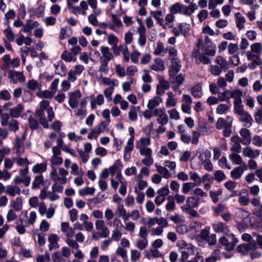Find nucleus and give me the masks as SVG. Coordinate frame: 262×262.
Here are the masks:
<instances>
[{"label": "nucleus", "instance_id": "obj_1", "mask_svg": "<svg viewBox=\"0 0 262 262\" xmlns=\"http://www.w3.org/2000/svg\"><path fill=\"white\" fill-rule=\"evenodd\" d=\"M50 102L43 100L40 103V108L36 111V115L39 118V123L45 128L49 126L48 121L51 122L54 118L55 115Z\"/></svg>", "mask_w": 262, "mask_h": 262}, {"label": "nucleus", "instance_id": "obj_2", "mask_svg": "<svg viewBox=\"0 0 262 262\" xmlns=\"http://www.w3.org/2000/svg\"><path fill=\"white\" fill-rule=\"evenodd\" d=\"M99 83L101 85L107 86L104 91L103 93L107 101L112 100V95L114 92L115 88L119 85V81L116 78H110L108 77H102V76L98 78Z\"/></svg>", "mask_w": 262, "mask_h": 262}, {"label": "nucleus", "instance_id": "obj_3", "mask_svg": "<svg viewBox=\"0 0 262 262\" xmlns=\"http://www.w3.org/2000/svg\"><path fill=\"white\" fill-rule=\"evenodd\" d=\"M177 246L181 250V259L185 261L190 255H193L196 251V248L190 243H187L183 239L179 240Z\"/></svg>", "mask_w": 262, "mask_h": 262}, {"label": "nucleus", "instance_id": "obj_4", "mask_svg": "<svg viewBox=\"0 0 262 262\" xmlns=\"http://www.w3.org/2000/svg\"><path fill=\"white\" fill-rule=\"evenodd\" d=\"M69 171L63 167L53 168L50 172V180L54 182L66 184L68 181Z\"/></svg>", "mask_w": 262, "mask_h": 262}, {"label": "nucleus", "instance_id": "obj_5", "mask_svg": "<svg viewBox=\"0 0 262 262\" xmlns=\"http://www.w3.org/2000/svg\"><path fill=\"white\" fill-rule=\"evenodd\" d=\"M61 231L64 233L67 237L66 243L71 248H77L79 247V245L77 242L73 239L74 236L75 231L73 228L70 227L68 222H62L61 224Z\"/></svg>", "mask_w": 262, "mask_h": 262}, {"label": "nucleus", "instance_id": "obj_6", "mask_svg": "<svg viewBox=\"0 0 262 262\" xmlns=\"http://www.w3.org/2000/svg\"><path fill=\"white\" fill-rule=\"evenodd\" d=\"M28 172L29 167L20 169L18 174L15 177L13 182L15 184L23 183L25 186H28L31 182V177L27 175Z\"/></svg>", "mask_w": 262, "mask_h": 262}, {"label": "nucleus", "instance_id": "obj_7", "mask_svg": "<svg viewBox=\"0 0 262 262\" xmlns=\"http://www.w3.org/2000/svg\"><path fill=\"white\" fill-rule=\"evenodd\" d=\"M52 156L49 160L51 169L56 168V166L62 164L63 160L60 156L61 151L59 147L53 146L52 149Z\"/></svg>", "mask_w": 262, "mask_h": 262}, {"label": "nucleus", "instance_id": "obj_8", "mask_svg": "<svg viewBox=\"0 0 262 262\" xmlns=\"http://www.w3.org/2000/svg\"><path fill=\"white\" fill-rule=\"evenodd\" d=\"M262 53V45L255 42L250 46V50L247 51L246 55L248 60H251L255 57H260Z\"/></svg>", "mask_w": 262, "mask_h": 262}, {"label": "nucleus", "instance_id": "obj_9", "mask_svg": "<svg viewBox=\"0 0 262 262\" xmlns=\"http://www.w3.org/2000/svg\"><path fill=\"white\" fill-rule=\"evenodd\" d=\"M109 124L107 123L101 122L95 127L91 129V132L88 135L89 139H97L101 133L108 130Z\"/></svg>", "mask_w": 262, "mask_h": 262}, {"label": "nucleus", "instance_id": "obj_10", "mask_svg": "<svg viewBox=\"0 0 262 262\" xmlns=\"http://www.w3.org/2000/svg\"><path fill=\"white\" fill-rule=\"evenodd\" d=\"M96 229L99 232V234L102 238L107 237L110 233L108 228L106 226L104 220H98L95 223Z\"/></svg>", "mask_w": 262, "mask_h": 262}, {"label": "nucleus", "instance_id": "obj_11", "mask_svg": "<svg viewBox=\"0 0 262 262\" xmlns=\"http://www.w3.org/2000/svg\"><path fill=\"white\" fill-rule=\"evenodd\" d=\"M201 49L204 51L207 55L214 56L215 54L216 46L211 42V39L208 37L206 36L204 39V42L201 47Z\"/></svg>", "mask_w": 262, "mask_h": 262}, {"label": "nucleus", "instance_id": "obj_12", "mask_svg": "<svg viewBox=\"0 0 262 262\" xmlns=\"http://www.w3.org/2000/svg\"><path fill=\"white\" fill-rule=\"evenodd\" d=\"M154 115L158 117V123L162 126L166 124L168 122V117L163 108L154 109Z\"/></svg>", "mask_w": 262, "mask_h": 262}, {"label": "nucleus", "instance_id": "obj_13", "mask_svg": "<svg viewBox=\"0 0 262 262\" xmlns=\"http://www.w3.org/2000/svg\"><path fill=\"white\" fill-rule=\"evenodd\" d=\"M87 100L86 98H83L80 100V105L75 108L74 114L80 119H83L87 114V110L86 108Z\"/></svg>", "mask_w": 262, "mask_h": 262}, {"label": "nucleus", "instance_id": "obj_14", "mask_svg": "<svg viewBox=\"0 0 262 262\" xmlns=\"http://www.w3.org/2000/svg\"><path fill=\"white\" fill-rule=\"evenodd\" d=\"M229 237H231L232 242H229L228 239L225 236L219 238V242L220 244L225 246V249L227 251H231L234 249L235 245L237 243L238 240L235 237L233 234L227 235Z\"/></svg>", "mask_w": 262, "mask_h": 262}, {"label": "nucleus", "instance_id": "obj_15", "mask_svg": "<svg viewBox=\"0 0 262 262\" xmlns=\"http://www.w3.org/2000/svg\"><path fill=\"white\" fill-rule=\"evenodd\" d=\"M68 96V103L70 106L72 108H76L78 106L79 99L82 96L81 92L79 90H76L69 93Z\"/></svg>", "mask_w": 262, "mask_h": 262}, {"label": "nucleus", "instance_id": "obj_16", "mask_svg": "<svg viewBox=\"0 0 262 262\" xmlns=\"http://www.w3.org/2000/svg\"><path fill=\"white\" fill-rule=\"evenodd\" d=\"M123 165L120 160H117L115 161L114 163L110 166L108 169L110 171V175L114 176L116 173L115 178L117 179L118 175L120 174L121 177H123L121 173V170L123 168Z\"/></svg>", "mask_w": 262, "mask_h": 262}, {"label": "nucleus", "instance_id": "obj_17", "mask_svg": "<svg viewBox=\"0 0 262 262\" xmlns=\"http://www.w3.org/2000/svg\"><path fill=\"white\" fill-rule=\"evenodd\" d=\"M173 77V79L171 80L172 89L174 91H178L179 94H181L182 91L181 90H179V89L180 86L182 85L184 82L185 76L181 73Z\"/></svg>", "mask_w": 262, "mask_h": 262}, {"label": "nucleus", "instance_id": "obj_18", "mask_svg": "<svg viewBox=\"0 0 262 262\" xmlns=\"http://www.w3.org/2000/svg\"><path fill=\"white\" fill-rule=\"evenodd\" d=\"M200 205V199L194 196H189L186 199V204L181 207V209L184 208H196Z\"/></svg>", "mask_w": 262, "mask_h": 262}, {"label": "nucleus", "instance_id": "obj_19", "mask_svg": "<svg viewBox=\"0 0 262 262\" xmlns=\"http://www.w3.org/2000/svg\"><path fill=\"white\" fill-rule=\"evenodd\" d=\"M247 169L248 166L246 164H244L243 165L236 167L231 171V177L234 180L239 179L242 177L244 171Z\"/></svg>", "mask_w": 262, "mask_h": 262}, {"label": "nucleus", "instance_id": "obj_20", "mask_svg": "<svg viewBox=\"0 0 262 262\" xmlns=\"http://www.w3.org/2000/svg\"><path fill=\"white\" fill-rule=\"evenodd\" d=\"M8 77L13 83H16L18 82H24L25 80V77L21 72L10 70L8 72Z\"/></svg>", "mask_w": 262, "mask_h": 262}, {"label": "nucleus", "instance_id": "obj_21", "mask_svg": "<svg viewBox=\"0 0 262 262\" xmlns=\"http://www.w3.org/2000/svg\"><path fill=\"white\" fill-rule=\"evenodd\" d=\"M256 245L254 242H250L249 243L244 244L237 247V251L243 255L247 254L250 250H255Z\"/></svg>", "mask_w": 262, "mask_h": 262}, {"label": "nucleus", "instance_id": "obj_22", "mask_svg": "<svg viewBox=\"0 0 262 262\" xmlns=\"http://www.w3.org/2000/svg\"><path fill=\"white\" fill-rule=\"evenodd\" d=\"M181 67V64L180 60L177 58H172L171 65L169 70V75L171 78L172 77H174L180 71Z\"/></svg>", "mask_w": 262, "mask_h": 262}, {"label": "nucleus", "instance_id": "obj_23", "mask_svg": "<svg viewBox=\"0 0 262 262\" xmlns=\"http://www.w3.org/2000/svg\"><path fill=\"white\" fill-rule=\"evenodd\" d=\"M260 151L258 149H253L251 147L247 146L243 148V155L245 157L251 159L255 158L260 155Z\"/></svg>", "mask_w": 262, "mask_h": 262}, {"label": "nucleus", "instance_id": "obj_24", "mask_svg": "<svg viewBox=\"0 0 262 262\" xmlns=\"http://www.w3.org/2000/svg\"><path fill=\"white\" fill-rule=\"evenodd\" d=\"M102 56L101 61L108 62L114 58L113 53L110 51V48L107 46H101L100 49Z\"/></svg>", "mask_w": 262, "mask_h": 262}, {"label": "nucleus", "instance_id": "obj_25", "mask_svg": "<svg viewBox=\"0 0 262 262\" xmlns=\"http://www.w3.org/2000/svg\"><path fill=\"white\" fill-rule=\"evenodd\" d=\"M213 229L216 233H222L227 235L229 233V230L227 225L223 222H216L213 224Z\"/></svg>", "mask_w": 262, "mask_h": 262}, {"label": "nucleus", "instance_id": "obj_26", "mask_svg": "<svg viewBox=\"0 0 262 262\" xmlns=\"http://www.w3.org/2000/svg\"><path fill=\"white\" fill-rule=\"evenodd\" d=\"M53 67L55 69V73L59 75L60 76H64L67 71V69L66 65L61 60H58L53 64Z\"/></svg>", "mask_w": 262, "mask_h": 262}, {"label": "nucleus", "instance_id": "obj_27", "mask_svg": "<svg viewBox=\"0 0 262 262\" xmlns=\"http://www.w3.org/2000/svg\"><path fill=\"white\" fill-rule=\"evenodd\" d=\"M174 20V15L171 13L167 14L165 17L164 20H160V25L164 29H168L172 28L173 26V22Z\"/></svg>", "mask_w": 262, "mask_h": 262}, {"label": "nucleus", "instance_id": "obj_28", "mask_svg": "<svg viewBox=\"0 0 262 262\" xmlns=\"http://www.w3.org/2000/svg\"><path fill=\"white\" fill-rule=\"evenodd\" d=\"M151 70L158 72L164 71L165 69L164 61L160 58H156L149 66Z\"/></svg>", "mask_w": 262, "mask_h": 262}, {"label": "nucleus", "instance_id": "obj_29", "mask_svg": "<svg viewBox=\"0 0 262 262\" xmlns=\"http://www.w3.org/2000/svg\"><path fill=\"white\" fill-rule=\"evenodd\" d=\"M170 87V83L164 79H161L159 83L157 86L156 93L159 96H161L164 93L165 90L168 89Z\"/></svg>", "mask_w": 262, "mask_h": 262}, {"label": "nucleus", "instance_id": "obj_30", "mask_svg": "<svg viewBox=\"0 0 262 262\" xmlns=\"http://www.w3.org/2000/svg\"><path fill=\"white\" fill-rule=\"evenodd\" d=\"M111 17L113 25L110 26V28L115 32H118V30L123 27V24L119 17L115 14H111Z\"/></svg>", "mask_w": 262, "mask_h": 262}, {"label": "nucleus", "instance_id": "obj_31", "mask_svg": "<svg viewBox=\"0 0 262 262\" xmlns=\"http://www.w3.org/2000/svg\"><path fill=\"white\" fill-rule=\"evenodd\" d=\"M39 26V23L37 21H33L32 20H27L25 25L23 26V28L20 31L24 33L31 32V30L33 29L38 28Z\"/></svg>", "mask_w": 262, "mask_h": 262}, {"label": "nucleus", "instance_id": "obj_32", "mask_svg": "<svg viewBox=\"0 0 262 262\" xmlns=\"http://www.w3.org/2000/svg\"><path fill=\"white\" fill-rule=\"evenodd\" d=\"M239 134L243 140V145H248L251 142V134L249 129L243 128L239 131Z\"/></svg>", "mask_w": 262, "mask_h": 262}, {"label": "nucleus", "instance_id": "obj_33", "mask_svg": "<svg viewBox=\"0 0 262 262\" xmlns=\"http://www.w3.org/2000/svg\"><path fill=\"white\" fill-rule=\"evenodd\" d=\"M240 116V120L244 123V125L247 127H250L252 125L253 119L250 114L247 111L238 115Z\"/></svg>", "mask_w": 262, "mask_h": 262}, {"label": "nucleus", "instance_id": "obj_34", "mask_svg": "<svg viewBox=\"0 0 262 262\" xmlns=\"http://www.w3.org/2000/svg\"><path fill=\"white\" fill-rule=\"evenodd\" d=\"M197 9L198 6L195 4L193 3H190L189 6L183 5L181 14L186 16H190Z\"/></svg>", "mask_w": 262, "mask_h": 262}, {"label": "nucleus", "instance_id": "obj_35", "mask_svg": "<svg viewBox=\"0 0 262 262\" xmlns=\"http://www.w3.org/2000/svg\"><path fill=\"white\" fill-rule=\"evenodd\" d=\"M104 103V97L99 94L96 97L91 96V106L93 109L96 108L97 105H101Z\"/></svg>", "mask_w": 262, "mask_h": 262}, {"label": "nucleus", "instance_id": "obj_36", "mask_svg": "<svg viewBox=\"0 0 262 262\" xmlns=\"http://www.w3.org/2000/svg\"><path fill=\"white\" fill-rule=\"evenodd\" d=\"M59 237L55 234H52L49 235L48 237V241L49 242V247L50 250L56 249L59 247L58 241Z\"/></svg>", "mask_w": 262, "mask_h": 262}, {"label": "nucleus", "instance_id": "obj_37", "mask_svg": "<svg viewBox=\"0 0 262 262\" xmlns=\"http://www.w3.org/2000/svg\"><path fill=\"white\" fill-rule=\"evenodd\" d=\"M229 159L233 165H243L244 162L242 157L238 153L233 152L229 155Z\"/></svg>", "mask_w": 262, "mask_h": 262}, {"label": "nucleus", "instance_id": "obj_38", "mask_svg": "<svg viewBox=\"0 0 262 262\" xmlns=\"http://www.w3.org/2000/svg\"><path fill=\"white\" fill-rule=\"evenodd\" d=\"M119 175V176L118 175L117 179L119 181L120 184V186L119 188L118 191L121 195L124 196L127 191V182L123 177H121L120 174Z\"/></svg>", "mask_w": 262, "mask_h": 262}, {"label": "nucleus", "instance_id": "obj_39", "mask_svg": "<svg viewBox=\"0 0 262 262\" xmlns=\"http://www.w3.org/2000/svg\"><path fill=\"white\" fill-rule=\"evenodd\" d=\"M5 192L10 196H14L20 194L21 189L16 184L14 186L8 185L6 186Z\"/></svg>", "mask_w": 262, "mask_h": 262}, {"label": "nucleus", "instance_id": "obj_40", "mask_svg": "<svg viewBox=\"0 0 262 262\" xmlns=\"http://www.w3.org/2000/svg\"><path fill=\"white\" fill-rule=\"evenodd\" d=\"M162 101L160 96H155L148 100L147 107L149 110H153L155 107L158 106L162 102Z\"/></svg>", "mask_w": 262, "mask_h": 262}, {"label": "nucleus", "instance_id": "obj_41", "mask_svg": "<svg viewBox=\"0 0 262 262\" xmlns=\"http://www.w3.org/2000/svg\"><path fill=\"white\" fill-rule=\"evenodd\" d=\"M236 26L238 30H241L244 28L245 24L246 22V18L239 12L235 14Z\"/></svg>", "mask_w": 262, "mask_h": 262}, {"label": "nucleus", "instance_id": "obj_42", "mask_svg": "<svg viewBox=\"0 0 262 262\" xmlns=\"http://www.w3.org/2000/svg\"><path fill=\"white\" fill-rule=\"evenodd\" d=\"M202 224L200 222H194L191 223L188 227V233L192 234L193 237L196 233L201 229Z\"/></svg>", "mask_w": 262, "mask_h": 262}, {"label": "nucleus", "instance_id": "obj_43", "mask_svg": "<svg viewBox=\"0 0 262 262\" xmlns=\"http://www.w3.org/2000/svg\"><path fill=\"white\" fill-rule=\"evenodd\" d=\"M155 166L157 171L161 174L164 178L168 179L171 177V173L164 166H163L156 164Z\"/></svg>", "mask_w": 262, "mask_h": 262}, {"label": "nucleus", "instance_id": "obj_44", "mask_svg": "<svg viewBox=\"0 0 262 262\" xmlns=\"http://www.w3.org/2000/svg\"><path fill=\"white\" fill-rule=\"evenodd\" d=\"M211 157V152L208 149H205L198 152V158L201 163L209 160Z\"/></svg>", "mask_w": 262, "mask_h": 262}, {"label": "nucleus", "instance_id": "obj_45", "mask_svg": "<svg viewBox=\"0 0 262 262\" xmlns=\"http://www.w3.org/2000/svg\"><path fill=\"white\" fill-rule=\"evenodd\" d=\"M14 149L15 150L16 152L19 155L24 152L23 141L17 136H16L15 139Z\"/></svg>", "mask_w": 262, "mask_h": 262}, {"label": "nucleus", "instance_id": "obj_46", "mask_svg": "<svg viewBox=\"0 0 262 262\" xmlns=\"http://www.w3.org/2000/svg\"><path fill=\"white\" fill-rule=\"evenodd\" d=\"M213 178L210 174L206 173L202 177V182L204 184L205 190H209L211 188V184L213 182Z\"/></svg>", "mask_w": 262, "mask_h": 262}, {"label": "nucleus", "instance_id": "obj_47", "mask_svg": "<svg viewBox=\"0 0 262 262\" xmlns=\"http://www.w3.org/2000/svg\"><path fill=\"white\" fill-rule=\"evenodd\" d=\"M148 241L147 238H139L136 239L135 243V246L140 250L145 249L148 246Z\"/></svg>", "mask_w": 262, "mask_h": 262}, {"label": "nucleus", "instance_id": "obj_48", "mask_svg": "<svg viewBox=\"0 0 262 262\" xmlns=\"http://www.w3.org/2000/svg\"><path fill=\"white\" fill-rule=\"evenodd\" d=\"M116 213L119 214V216L122 217L123 221H127V216L126 211L124 208L123 204L119 203L117 205Z\"/></svg>", "mask_w": 262, "mask_h": 262}, {"label": "nucleus", "instance_id": "obj_49", "mask_svg": "<svg viewBox=\"0 0 262 262\" xmlns=\"http://www.w3.org/2000/svg\"><path fill=\"white\" fill-rule=\"evenodd\" d=\"M243 92L238 89L229 90L230 98H233L234 102L242 100Z\"/></svg>", "mask_w": 262, "mask_h": 262}, {"label": "nucleus", "instance_id": "obj_50", "mask_svg": "<svg viewBox=\"0 0 262 262\" xmlns=\"http://www.w3.org/2000/svg\"><path fill=\"white\" fill-rule=\"evenodd\" d=\"M168 98L166 100V106L168 107L174 106L177 103V99L172 92H168L167 93Z\"/></svg>", "mask_w": 262, "mask_h": 262}, {"label": "nucleus", "instance_id": "obj_51", "mask_svg": "<svg viewBox=\"0 0 262 262\" xmlns=\"http://www.w3.org/2000/svg\"><path fill=\"white\" fill-rule=\"evenodd\" d=\"M24 110V106L21 104H18L16 106L10 110V114L12 117H18Z\"/></svg>", "mask_w": 262, "mask_h": 262}, {"label": "nucleus", "instance_id": "obj_52", "mask_svg": "<svg viewBox=\"0 0 262 262\" xmlns=\"http://www.w3.org/2000/svg\"><path fill=\"white\" fill-rule=\"evenodd\" d=\"M47 169V164L46 163H38L32 167V171L34 173H41L46 171Z\"/></svg>", "mask_w": 262, "mask_h": 262}, {"label": "nucleus", "instance_id": "obj_53", "mask_svg": "<svg viewBox=\"0 0 262 262\" xmlns=\"http://www.w3.org/2000/svg\"><path fill=\"white\" fill-rule=\"evenodd\" d=\"M150 144V139L149 137H142L136 144L137 149L146 147Z\"/></svg>", "mask_w": 262, "mask_h": 262}, {"label": "nucleus", "instance_id": "obj_54", "mask_svg": "<svg viewBox=\"0 0 262 262\" xmlns=\"http://www.w3.org/2000/svg\"><path fill=\"white\" fill-rule=\"evenodd\" d=\"M3 33L6 37V39L4 40H7L9 42H12L14 40L15 35L12 28L10 26L7 27V28L3 31Z\"/></svg>", "mask_w": 262, "mask_h": 262}, {"label": "nucleus", "instance_id": "obj_55", "mask_svg": "<svg viewBox=\"0 0 262 262\" xmlns=\"http://www.w3.org/2000/svg\"><path fill=\"white\" fill-rule=\"evenodd\" d=\"M36 219V212L32 211L30 212L29 216L27 220H25L24 218L20 217L19 219V221L20 223L24 224H33Z\"/></svg>", "mask_w": 262, "mask_h": 262}, {"label": "nucleus", "instance_id": "obj_56", "mask_svg": "<svg viewBox=\"0 0 262 262\" xmlns=\"http://www.w3.org/2000/svg\"><path fill=\"white\" fill-rule=\"evenodd\" d=\"M12 207L13 209L17 211H20L23 208L22 199L20 197H17L11 201Z\"/></svg>", "mask_w": 262, "mask_h": 262}, {"label": "nucleus", "instance_id": "obj_57", "mask_svg": "<svg viewBox=\"0 0 262 262\" xmlns=\"http://www.w3.org/2000/svg\"><path fill=\"white\" fill-rule=\"evenodd\" d=\"M95 192L94 187H86L82 188L78 190V193L80 196H83L86 195H93Z\"/></svg>", "mask_w": 262, "mask_h": 262}, {"label": "nucleus", "instance_id": "obj_58", "mask_svg": "<svg viewBox=\"0 0 262 262\" xmlns=\"http://www.w3.org/2000/svg\"><path fill=\"white\" fill-rule=\"evenodd\" d=\"M190 179L193 181V184L195 186H199L202 183V179L200 176L194 171H190L189 172Z\"/></svg>", "mask_w": 262, "mask_h": 262}, {"label": "nucleus", "instance_id": "obj_59", "mask_svg": "<svg viewBox=\"0 0 262 262\" xmlns=\"http://www.w3.org/2000/svg\"><path fill=\"white\" fill-rule=\"evenodd\" d=\"M222 192V189L220 188L216 190H210L209 191L210 196L214 203H216L219 201L220 196Z\"/></svg>", "mask_w": 262, "mask_h": 262}, {"label": "nucleus", "instance_id": "obj_60", "mask_svg": "<svg viewBox=\"0 0 262 262\" xmlns=\"http://www.w3.org/2000/svg\"><path fill=\"white\" fill-rule=\"evenodd\" d=\"M14 161L18 166L24 167V168L29 167V165L31 164L27 158L20 157L14 158Z\"/></svg>", "mask_w": 262, "mask_h": 262}, {"label": "nucleus", "instance_id": "obj_61", "mask_svg": "<svg viewBox=\"0 0 262 262\" xmlns=\"http://www.w3.org/2000/svg\"><path fill=\"white\" fill-rule=\"evenodd\" d=\"M56 137V134L54 133H51L48 136L47 140H46L44 143L45 147L47 148L51 147L52 146V145L54 143Z\"/></svg>", "mask_w": 262, "mask_h": 262}, {"label": "nucleus", "instance_id": "obj_62", "mask_svg": "<svg viewBox=\"0 0 262 262\" xmlns=\"http://www.w3.org/2000/svg\"><path fill=\"white\" fill-rule=\"evenodd\" d=\"M139 106H132L128 113V118L132 121H136L138 118L137 111L139 110Z\"/></svg>", "mask_w": 262, "mask_h": 262}, {"label": "nucleus", "instance_id": "obj_63", "mask_svg": "<svg viewBox=\"0 0 262 262\" xmlns=\"http://www.w3.org/2000/svg\"><path fill=\"white\" fill-rule=\"evenodd\" d=\"M107 224L110 226H113L114 229H122L124 227L121 220L117 217H115L112 222H107Z\"/></svg>", "mask_w": 262, "mask_h": 262}, {"label": "nucleus", "instance_id": "obj_64", "mask_svg": "<svg viewBox=\"0 0 262 262\" xmlns=\"http://www.w3.org/2000/svg\"><path fill=\"white\" fill-rule=\"evenodd\" d=\"M191 93L194 97L201 98L203 95L202 86L200 84L194 85L191 89Z\"/></svg>", "mask_w": 262, "mask_h": 262}]
</instances>
